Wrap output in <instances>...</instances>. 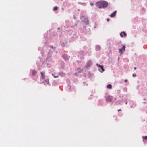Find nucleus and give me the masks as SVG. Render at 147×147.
Listing matches in <instances>:
<instances>
[{
	"mask_svg": "<svg viewBox=\"0 0 147 147\" xmlns=\"http://www.w3.org/2000/svg\"><path fill=\"white\" fill-rule=\"evenodd\" d=\"M90 5L92 6H93V3H90Z\"/></svg>",
	"mask_w": 147,
	"mask_h": 147,
	"instance_id": "aec40b11",
	"label": "nucleus"
},
{
	"mask_svg": "<svg viewBox=\"0 0 147 147\" xmlns=\"http://www.w3.org/2000/svg\"><path fill=\"white\" fill-rule=\"evenodd\" d=\"M83 21L86 24L88 23V19L86 18H85V19L83 20Z\"/></svg>",
	"mask_w": 147,
	"mask_h": 147,
	"instance_id": "dca6fc26",
	"label": "nucleus"
},
{
	"mask_svg": "<svg viewBox=\"0 0 147 147\" xmlns=\"http://www.w3.org/2000/svg\"><path fill=\"white\" fill-rule=\"evenodd\" d=\"M134 70H136V67H135L134 68Z\"/></svg>",
	"mask_w": 147,
	"mask_h": 147,
	"instance_id": "5701e85b",
	"label": "nucleus"
},
{
	"mask_svg": "<svg viewBox=\"0 0 147 147\" xmlns=\"http://www.w3.org/2000/svg\"><path fill=\"white\" fill-rule=\"evenodd\" d=\"M96 65L99 67L98 70L100 72L102 73L104 71V69L103 66L100 65L98 64H96Z\"/></svg>",
	"mask_w": 147,
	"mask_h": 147,
	"instance_id": "f257e3e1",
	"label": "nucleus"
},
{
	"mask_svg": "<svg viewBox=\"0 0 147 147\" xmlns=\"http://www.w3.org/2000/svg\"><path fill=\"white\" fill-rule=\"evenodd\" d=\"M120 111V109H119V110H118V111Z\"/></svg>",
	"mask_w": 147,
	"mask_h": 147,
	"instance_id": "a878e982",
	"label": "nucleus"
},
{
	"mask_svg": "<svg viewBox=\"0 0 147 147\" xmlns=\"http://www.w3.org/2000/svg\"><path fill=\"white\" fill-rule=\"evenodd\" d=\"M102 8H105L107 7L108 5V3L104 1H102Z\"/></svg>",
	"mask_w": 147,
	"mask_h": 147,
	"instance_id": "20e7f679",
	"label": "nucleus"
},
{
	"mask_svg": "<svg viewBox=\"0 0 147 147\" xmlns=\"http://www.w3.org/2000/svg\"><path fill=\"white\" fill-rule=\"evenodd\" d=\"M96 5L99 8H102V1H100L97 2L96 3Z\"/></svg>",
	"mask_w": 147,
	"mask_h": 147,
	"instance_id": "7ed1b4c3",
	"label": "nucleus"
},
{
	"mask_svg": "<svg viewBox=\"0 0 147 147\" xmlns=\"http://www.w3.org/2000/svg\"><path fill=\"white\" fill-rule=\"evenodd\" d=\"M142 138L143 139H145L146 140V139H147V136H143L142 137Z\"/></svg>",
	"mask_w": 147,
	"mask_h": 147,
	"instance_id": "a211bd4d",
	"label": "nucleus"
},
{
	"mask_svg": "<svg viewBox=\"0 0 147 147\" xmlns=\"http://www.w3.org/2000/svg\"><path fill=\"white\" fill-rule=\"evenodd\" d=\"M116 11H115L113 13L111 14L110 15V16L111 17H114L116 15Z\"/></svg>",
	"mask_w": 147,
	"mask_h": 147,
	"instance_id": "6e6552de",
	"label": "nucleus"
},
{
	"mask_svg": "<svg viewBox=\"0 0 147 147\" xmlns=\"http://www.w3.org/2000/svg\"><path fill=\"white\" fill-rule=\"evenodd\" d=\"M126 35V34L124 32H123L120 33V36L121 37H123V36H125Z\"/></svg>",
	"mask_w": 147,
	"mask_h": 147,
	"instance_id": "0eeeda50",
	"label": "nucleus"
},
{
	"mask_svg": "<svg viewBox=\"0 0 147 147\" xmlns=\"http://www.w3.org/2000/svg\"><path fill=\"white\" fill-rule=\"evenodd\" d=\"M83 18H84V17H82V18H81V19H82V20H83Z\"/></svg>",
	"mask_w": 147,
	"mask_h": 147,
	"instance_id": "b1692460",
	"label": "nucleus"
},
{
	"mask_svg": "<svg viewBox=\"0 0 147 147\" xmlns=\"http://www.w3.org/2000/svg\"><path fill=\"white\" fill-rule=\"evenodd\" d=\"M52 75L53 76H54V77L55 78H58L59 77V74H57V75H54V74H52Z\"/></svg>",
	"mask_w": 147,
	"mask_h": 147,
	"instance_id": "f8f14e48",
	"label": "nucleus"
},
{
	"mask_svg": "<svg viewBox=\"0 0 147 147\" xmlns=\"http://www.w3.org/2000/svg\"><path fill=\"white\" fill-rule=\"evenodd\" d=\"M92 64V62L90 61H88L86 63V67H88L90 66Z\"/></svg>",
	"mask_w": 147,
	"mask_h": 147,
	"instance_id": "39448f33",
	"label": "nucleus"
},
{
	"mask_svg": "<svg viewBox=\"0 0 147 147\" xmlns=\"http://www.w3.org/2000/svg\"><path fill=\"white\" fill-rule=\"evenodd\" d=\"M107 21H109V19H107Z\"/></svg>",
	"mask_w": 147,
	"mask_h": 147,
	"instance_id": "393cba45",
	"label": "nucleus"
},
{
	"mask_svg": "<svg viewBox=\"0 0 147 147\" xmlns=\"http://www.w3.org/2000/svg\"><path fill=\"white\" fill-rule=\"evenodd\" d=\"M76 70L78 72L80 73L82 71V69L80 68H78V69H77Z\"/></svg>",
	"mask_w": 147,
	"mask_h": 147,
	"instance_id": "9b49d317",
	"label": "nucleus"
},
{
	"mask_svg": "<svg viewBox=\"0 0 147 147\" xmlns=\"http://www.w3.org/2000/svg\"><path fill=\"white\" fill-rule=\"evenodd\" d=\"M107 87L109 89H111L112 88V86L111 84H108V85L107 86Z\"/></svg>",
	"mask_w": 147,
	"mask_h": 147,
	"instance_id": "ddd939ff",
	"label": "nucleus"
},
{
	"mask_svg": "<svg viewBox=\"0 0 147 147\" xmlns=\"http://www.w3.org/2000/svg\"><path fill=\"white\" fill-rule=\"evenodd\" d=\"M127 80H126V79H125V80H124V82H127Z\"/></svg>",
	"mask_w": 147,
	"mask_h": 147,
	"instance_id": "4be33fe9",
	"label": "nucleus"
},
{
	"mask_svg": "<svg viewBox=\"0 0 147 147\" xmlns=\"http://www.w3.org/2000/svg\"><path fill=\"white\" fill-rule=\"evenodd\" d=\"M100 47L99 45H97L96 47V50L97 51H99L100 49Z\"/></svg>",
	"mask_w": 147,
	"mask_h": 147,
	"instance_id": "1a4fd4ad",
	"label": "nucleus"
},
{
	"mask_svg": "<svg viewBox=\"0 0 147 147\" xmlns=\"http://www.w3.org/2000/svg\"><path fill=\"white\" fill-rule=\"evenodd\" d=\"M143 100H145V99H143Z\"/></svg>",
	"mask_w": 147,
	"mask_h": 147,
	"instance_id": "bb28decb",
	"label": "nucleus"
},
{
	"mask_svg": "<svg viewBox=\"0 0 147 147\" xmlns=\"http://www.w3.org/2000/svg\"><path fill=\"white\" fill-rule=\"evenodd\" d=\"M45 81L46 82H47V84H49V80L48 79H47L46 80H45Z\"/></svg>",
	"mask_w": 147,
	"mask_h": 147,
	"instance_id": "6ab92c4d",
	"label": "nucleus"
},
{
	"mask_svg": "<svg viewBox=\"0 0 147 147\" xmlns=\"http://www.w3.org/2000/svg\"><path fill=\"white\" fill-rule=\"evenodd\" d=\"M59 74L61 77H64L65 76V74L63 72L59 73Z\"/></svg>",
	"mask_w": 147,
	"mask_h": 147,
	"instance_id": "9d476101",
	"label": "nucleus"
},
{
	"mask_svg": "<svg viewBox=\"0 0 147 147\" xmlns=\"http://www.w3.org/2000/svg\"><path fill=\"white\" fill-rule=\"evenodd\" d=\"M122 48L121 49H119V52L120 53V55H121L125 51V47L124 45H122Z\"/></svg>",
	"mask_w": 147,
	"mask_h": 147,
	"instance_id": "f03ea898",
	"label": "nucleus"
},
{
	"mask_svg": "<svg viewBox=\"0 0 147 147\" xmlns=\"http://www.w3.org/2000/svg\"><path fill=\"white\" fill-rule=\"evenodd\" d=\"M112 100V97L111 96H108L107 99L106 100L107 101L110 102Z\"/></svg>",
	"mask_w": 147,
	"mask_h": 147,
	"instance_id": "423d86ee",
	"label": "nucleus"
},
{
	"mask_svg": "<svg viewBox=\"0 0 147 147\" xmlns=\"http://www.w3.org/2000/svg\"><path fill=\"white\" fill-rule=\"evenodd\" d=\"M41 77L42 79H43L44 77H45V73H44L43 72H41Z\"/></svg>",
	"mask_w": 147,
	"mask_h": 147,
	"instance_id": "4468645a",
	"label": "nucleus"
},
{
	"mask_svg": "<svg viewBox=\"0 0 147 147\" xmlns=\"http://www.w3.org/2000/svg\"><path fill=\"white\" fill-rule=\"evenodd\" d=\"M132 76H133V77H134L136 76V75L135 74H133L132 75Z\"/></svg>",
	"mask_w": 147,
	"mask_h": 147,
	"instance_id": "412c9836",
	"label": "nucleus"
},
{
	"mask_svg": "<svg viewBox=\"0 0 147 147\" xmlns=\"http://www.w3.org/2000/svg\"><path fill=\"white\" fill-rule=\"evenodd\" d=\"M58 9V7H54L53 10L54 11H55L57 10Z\"/></svg>",
	"mask_w": 147,
	"mask_h": 147,
	"instance_id": "f3484780",
	"label": "nucleus"
},
{
	"mask_svg": "<svg viewBox=\"0 0 147 147\" xmlns=\"http://www.w3.org/2000/svg\"><path fill=\"white\" fill-rule=\"evenodd\" d=\"M82 53H83V51H82Z\"/></svg>",
	"mask_w": 147,
	"mask_h": 147,
	"instance_id": "cd10ccee",
	"label": "nucleus"
},
{
	"mask_svg": "<svg viewBox=\"0 0 147 147\" xmlns=\"http://www.w3.org/2000/svg\"><path fill=\"white\" fill-rule=\"evenodd\" d=\"M36 73V72L34 70H32V73L33 75H35Z\"/></svg>",
	"mask_w": 147,
	"mask_h": 147,
	"instance_id": "2eb2a0df",
	"label": "nucleus"
}]
</instances>
